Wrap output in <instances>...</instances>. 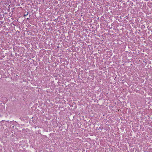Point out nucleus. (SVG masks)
Returning <instances> with one entry per match:
<instances>
[{
  "label": "nucleus",
  "mask_w": 152,
  "mask_h": 152,
  "mask_svg": "<svg viewBox=\"0 0 152 152\" xmlns=\"http://www.w3.org/2000/svg\"><path fill=\"white\" fill-rule=\"evenodd\" d=\"M26 15H24V16H26Z\"/></svg>",
  "instance_id": "1"
}]
</instances>
